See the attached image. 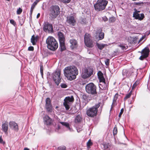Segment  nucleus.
Here are the masks:
<instances>
[{
	"label": "nucleus",
	"instance_id": "obj_1",
	"mask_svg": "<svg viewBox=\"0 0 150 150\" xmlns=\"http://www.w3.org/2000/svg\"><path fill=\"white\" fill-rule=\"evenodd\" d=\"M64 71L65 76L70 81L75 79L78 74V70L75 66L66 67L64 69Z\"/></svg>",
	"mask_w": 150,
	"mask_h": 150
},
{
	"label": "nucleus",
	"instance_id": "obj_2",
	"mask_svg": "<svg viewBox=\"0 0 150 150\" xmlns=\"http://www.w3.org/2000/svg\"><path fill=\"white\" fill-rule=\"evenodd\" d=\"M46 43L47 48L50 50L54 51L58 47V44L56 39L52 36H49L46 39Z\"/></svg>",
	"mask_w": 150,
	"mask_h": 150
},
{
	"label": "nucleus",
	"instance_id": "obj_3",
	"mask_svg": "<svg viewBox=\"0 0 150 150\" xmlns=\"http://www.w3.org/2000/svg\"><path fill=\"white\" fill-rule=\"evenodd\" d=\"M100 103L99 102L88 109L86 111V115L91 117H93L96 116L98 111V108L100 106Z\"/></svg>",
	"mask_w": 150,
	"mask_h": 150
},
{
	"label": "nucleus",
	"instance_id": "obj_4",
	"mask_svg": "<svg viewBox=\"0 0 150 150\" xmlns=\"http://www.w3.org/2000/svg\"><path fill=\"white\" fill-rule=\"evenodd\" d=\"M108 3V1L106 0H98L94 5V7L96 11H102L105 9Z\"/></svg>",
	"mask_w": 150,
	"mask_h": 150
},
{
	"label": "nucleus",
	"instance_id": "obj_5",
	"mask_svg": "<svg viewBox=\"0 0 150 150\" xmlns=\"http://www.w3.org/2000/svg\"><path fill=\"white\" fill-rule=\"evenodd\" d=\"M60 8L57 5H52L51 6L50 9L49 15L52 18H56L59 14Z\"/></svg>",
	"mask_w": 150,
	"mask_h": 150
},
{
	"label": "nucleus",
	"instance_id": "obj_6",
	"mask_svg": "<svg viewBox=\"0 0 150 150\" xmlns=\"http://www.w3.org/2000/svg\"><path fill=\"white\" fill-rule=\"evenodd\" d=\"M61 70L59 69H57L52 73V79L55 83L58 86L60 82L61 77L60 76Z\"/></svg>",
	"mask_w": 150,
	"mask_h": 150
},
{
	"label": "nucleus",
	"instance_id": "obj_7",
	"mask_svg": "<svg viewBox=\"0 0 150 150\" xmlns=\"http://www.w3.org/2000/svg\"><path fill=\"white\" fill-rule=\"evenodd\" d=\"M86 89L89 94L96 95L97 93L96 87L93 83H90L87 85L86 86Z\"/></svg>",
	"mask_w": 150,
	"mask_h": 150
},
{
	"label": "nucleus",
	"instance_id": "obj_8",
	"mask_svg": "<svg viewBox=\"0 0 150 150\" xmlns=\"http://www.w3.org/2000/svg\"><path fill=\"white\" fill-rule=\"evenodd\" d=\"M134 11L133 12V17L135 19L139 21H142L145 17V16L143 13H140V11H138L136 8L134 9Z\"/></svg>",
	"mask_w": 150,
	"mask_h": 150
},
{
	"label": "nucleus",
	"instance_id": "obj_9",
	"mask_svg": "<svg viewBox=\"0 0 150 150\" xmlns=\"http://www.w3.org/2000/svg\"><path fill=\"white\" fill-rule=\"evenodd\" d=\"M43 30L45 32H47L48 33L53 32L52 25L48 22H46L44 23Z\"/></svg>",
	"mask_w": 150,
	"mask_h": 150
},
{
	"label": "nucleus",
	"instance_id": "obj_10",
	"mask_svg": "<svg viewBox=\"0 0 150 150\" xmlns=\"http://www.w3.org/2000/svg\"><path fill=\"white\" fill-rule=\"evenodd\" d=\"M93 74V70L91 69H85L83 71L81 76L83 79H86L90 77Z\"/></svg>",
	"mask_w": 150,
	"mask_h": 150
},
{
	"label": "nucleus",
	"instance_id": "obj_11",
	"mask_svg": "<svg viewBox=\"0 0 150 150\" xmlns=\"http://www.w3.org/2000/svg\"><path fill=\"white\" fill-rule=\"evenodd\" d=\"M67 22L69 25L72 26H74L76 22L75 18L73 15L68 17Z\"/></svg>",
	"mask_w": 150,
	"mask_h": 150
},
{
	"label": "nucleus",
	"instance_id": "obj_12",
	"mask_svg": "<svg viewBox=\"0 0 150 150\" xmlns=\"http://www.w3.org/2000/svg\"><path fill=\"white\" fill-rule=\"evenodd\" d=\"M102 31V29H99L96 32V37L99 40H101L104 38V33Z\"/></svg>",
	"mask_w": 150,
	"mask_h": 150
},
{
	"label": "nucleus",
	"instance_id": "obj_13",
	"mask_svg": "<svg viewBox=\"0 0 150 150\" xmlns=\"http://www.w3.org/2000/svg\"><path fill=\"white\" fill-rule=\"evenodd\" d=\"M45 124L47 125H50L52 123V120L47 115H45L43 117Z\"/></svg>",
	"mask_w": 150,
	"mask_h": 150
},
{
	"label": "nucleus",
	"instance_id": "obj_14",
	"mask_svg": "<svg viewBox=\"0 0 150 150\" xmlns=\"http://www.w3.org/2000/svg\"><path fill=\"white\" fill-rule=\"evenodd\" d=\"M10 127L15 131H18V126L17 124L14 122L11 121L9 123Z\"/></svg>",
	"mask_w": 150,
	"mask_h": 150
},
{
	"label": "nucleus",
	"instance_id": "obj_15",
	"mask_svg": "<svg viewBox=\"0 0 150 150\" xmlns=\"http://www.w3.org/2000/svg\"><path fill=\"white\" fill-rule=\"evenodd\" d=\"M102 83L99 84V87L102 90H108V83H105V81L101 82Z\"/></svg>",
	"mask_w": 150,
	"mask_h": 150
},
{
	"label": "nucleus",
	"instance_id": "obj_16",
	"mask_svg": "<svg viewBox=\"0 0 150 150\" xmlns=\"http://www.w3.org/2000/svg\"><path fill=\"white\" fill-rule=\"evenodd\" d=\"M2 130L5 133H7V131L8 129V125L7 122H5L3 123L2 125Z\"/></svg>",
	"mask_w": 150,
	"mask_h": 150
},
{
	"label": "nucleus",
	"instance_id": "obj_17",
	"mask_svg": "<svg viewBox=\"0 0 150 150\" xmlns=\"http://www.w3.org/2000/svg\"><path fill=\"white\" fill-rule=\"evenodd\" d=\"M150 50L148 47H146L144 48L141 52L142 54H143L147 57L149 54Z\"/></svg>",
	"mask_w": 150,
	"mask_h": 150
},
{
	"label": "nucleus",
	"instance_id": "obj_18",
	"mask_svg": "<svg viewBox=\"0 0 150 150\" xmlns=\"http://www.w3.org/2000/svg\"><path fill=\"white\" fill-rule=\"evenodd\" d=\"M74 101V98L73 96L67 97L64 99V102L69 103H70L73 102Z\"/></svg>",
	"mask_w": 150,
	"mask_h": 150
},
{
	"label": "nucleus",
	"instance_id": "obj_19",
	"mask_svg": "<svg viewBox=\"0 0 150 150\" xmlns=\"http://www.w3.org/2000/svg\"><path fill=\"white\" fill-rule=\"evenodd\" d=\"M97 75L100 82L105 81V79L104 77L103 74L101 71H99L97 73Z\"/></svg>",
	"mask_w": 150,
	"mask_h": 150
},
{
	"label": "nucleus",
	"instance_id": "obj_20",
	"mask_svg": "<svg viewBox=\"0 0 150 150\" xmlns=\"http://www.w3.org/2000/svg\"><path fill=\"white\" fill-rule=\"evenodd\" d=\"M58 36L59 42L65 41V38L63 33L59 32L58 33Z\"/></svg>",
	"mask_w": 150,
	"mask_h": 150
},
{
	"label": "nucleus",
	"instance_id": "obj_21",
	"mask_svg": "<svg viewBox=\"0 0 150 150\" xmlns=\"http://www.w3.org/2000/svg\"><path fill=\"white\" fill-rule=\"evenodd\" d=\"M70 42L71 44L70 47L72 49L76 48L77 47V42L76 40L72 39L70 40Z\"/></svg>",
	"mask_w": 150,
	"mask_h": 150
},
{
	"label": "nucleus",
	"instance_id": "obj_22",
	"mask_svg": "<svg viewBox=\"0 0 150 150\" xmlns=\"http://www.w3.org/2000/svg\"><path fill=\"white\" fill-rule=\"evenodd\" d=\"M37 41V38L35 37L34 35L32 36L31 39V42L32 43L33 45H35L36 44V42Z\"/></svg>",
	"mask_w": 150,
	"mask_h": 150
},
{
	"label": "nucleus",
	"instance_id": "obj_23",
	"mask_svg": "<svg viewBox=\"0 0 150 150\" xmlns=\"http://www.w3.org/2000/svg\"><path fill=\"white\" fill-rule=\"evenodd\" d=\"M85 44L86 47H93L94 45L93 43V41L90 40L89 41L85 43Z\"/></svg>",
	"mask_w": 150,
	"mask_h": 150
},
{
	"label": "nucleus",
	"instance_id": "obj_24",
	"mask_svg": "<svg viewBox=\"0 0 150 150\" xmlns=\"http://www.w3.org/2000/svg\"><path fill=\"white\" fill-rule=\"evenodd\" d=\"M59 43L61 51H63L65 50L66 48L64 42H59Z\"/></svg>",
	"mask_w": 150,
	"mask_h": 150
},
{
	"label": "nucleus",
	"instance_id": "obj_25",
	"mask_svg": "<svg viewBox=\"0 0 150 150\" xmlns=\"http://www.w3.org/2000/svg\"><path fill=\"white\" fill-rule=\"evenodd\" d=\"M82 120V118L81 116L79 115H77L75 119V122L76 123H79L81 122Z\"/></svg>",
	"mask_w": 150,
	"mask_h": 150
},
{
	"label": "nucleus",
	"instance_id": "obj_26",
	"mask_svg": "<svg viewBox=\"0 0 150 150\" xmlns=\"http://www.w3.org/2000/svg\"><path fill=\"white\" fill-rule=\"evenodd\" d=\"M90 97H89V96H87V95L85 94H84L83 95V99L86 102H87V103L90 100Z\"/></svg>",
	"mask_w": 150,
	"mask_h": 150
},
{
	"label": "nucleus",
	"instance_id": "obj_27",
	"mask_svg": "<svg viewBox=\"0 0 150 150\" xmlns=\"http://www.w3.org/2000/svg\"><path fill=\"white\" fill-rule=\"evenodd\" d=\"M90 35L86 33L84 36V42L85 43L90 40Z\"/></svg>",
	"mask_w": 150,
	"mask_h": 150
},
{
	"label": "nucleus",
	"instance_id": "obj_28",
	"mask_svg": "<svg viewBox=\"0 0 150 150\" xmlns=\"http://www.w3.org/2000/svg\"><path fill=\"white\" fill-rule=\"evenodd\" d=\"M45 108L48 112H52L53 108L52 105L46 106Z\"/></svg>",
	"mask_w": 150,
	"mask_h": 150
},
{
	"label": "nucleus",
	"instance_id": "obj_29",
	"mask_svg": "<svg viewBox=\"0 0 150 150\" xmlns=\"http://www.w3.org/2000/svg\"><path fill=\"white\" fill-rule=\"evenodd\" d=\"M104 150H110L111 146L109 144H103Z\"/></svg>",
	"mask_w": 150,
	"mask_h": 150
},
{
	"label": "nucleus",
	"instance_id": "obj_30",
	"mask_svg": "<svg viewBox=\"0 0 150 150\" xmlns=\"http://www.w3.org/2000/svg\"><path fill=\"white\" fill-rule=\"evenodd\" d=\"M96 45L98 48L100 50H102L105 46V45L104 44H99L98 43H96Z\"/></svg>",
	"mask_w": 150,
	"mask_h": 150
},
{
	"label": "nucleus",
	"instance_id": "obj_31",
	"mask_svg": "<svg viewBox=\"0 0 150 150\" xmlns=\"http://www.w3.org/2000/svg\"><path fill=\"white\" fill-rule=\"evenodd\" d=\"M63 105L65 107L66 110H68L70 108V103L64 102Z\"/></svg>",
	"mask_w": 150,
	"mask_h": 150
},
{
	"label": "nucleus",
	"instance_id": "obj_32",
	"mask_svg": "<svg viewBox=\"0 0 150 150\" xmlns=\"http://www.w3.org/2000/svg\"><path fill=\"white\" fill-rule=\"evenodd\" d=\"M46 104L45 106L47 105H52L51 103V101L50 98H47L45 100Z\"/></svg>",
	"mask_w": 150,
	"mask_h": 150
},
{
	"label": "nucleus",
	"instance_id": "obj_33",
	"mask_svg": "<svg viewBox=\"0 0 150 150\" xmlns=\"http://www.w3.org/2000/svg\"><path fill=\"white\" fill-rule=\"evenodd\" d=\"M118 93H117L114 96L113 99V102L112 103V104H114L116 102V100L118 98Z\"/></svg>",
	"mask_w": 150,
	"mask_h": 150
},
{
	"label": "nucleus",
	"instance_id": "obj_34",
	"mask_svg": "<svg viewBox=\"0 0 150 150\" xmlns=\"http://www.w3.org/2000/svg\"><path fill=\"white\" fill-rule=\"evenodd\" d=\"M132 91H130V92L128 94H126V96L124 98V100H126L128 98H129L132 94Z\"/></svg>",
	"mask_w": 150,
	"mask_h": 150
},
{
	"label": "nucleus",
	"instance_id": "obj_35",
	"mask_svg": "<svg viewBox=\"0 0 150 150\" xmlns=\"http://www.w3.org/2000/svg\"><path fill=\"white\" fill-rule=\"evenodd\" d=\"M117 129L116 125H115L113 131V134L114 136L117 134Z\"/></svg>",
	"mask_w": 150,
	"mask_h": 150
},
{
	"label": "nucleus",
	"instance_id": "obj_36",
	"mask_svg": "<svg viewBox=\"0 0 150 150\" xmlns=\"http://www.w3.org/2000/svg\"><path fill=\"white\" fill-rule=\"evenodd\" d=\"M128 74V71L126 69H124L122 71V75L124 76H127Z\"/></svg>",
	"mask_w": 150,
	"mask_h": 150
},
{
	"label": "nucleus",
	"instance_id": "obj_37",
	"mask_svg": "<svg viewBox=\"0 0 150 150\" xmlns=\"http://www.w3.org/2000/svg\"><path fill=\"white\" fill-rule=\"evenodd\" d=\"M93 145V143L91 142V140L89 139L87 143V146L88 148H90V146Z\"/></svg>",
	"mask_w": 150,
	"mask_h": 150
},
{
	"label": "nucleus",
	"instance_id": "obj_38",
	"mask_svg": "<svg viewBox=\"0 0 150 150\" xmlns=\"http://www.w3.org/2000/svg\"><path fill=\"white\" fill-rule=\"evenodd\" d=\"M57 150H67L66 147L65 146H60L58 147Z\"/></svg>",
	"mask_w": 150,
	"mask_h": 150
},
{
	"label": "nucleus",
	"instance_id": "obj_39",
	"mask_svg": "<svg viewBox=\"0 0 150 150\" xmlns=\"http://www.w3.org/2000/svg\"><path fill=\"white\" fill-rule=\"evenodd\" d=\"M115 20L116 19L115 18L112 17L110 18H109V22L110 23H113L115 21Z\"/></svg>",
	"mask_w": 150,
	"mask_h": 150
},
{
	"label": "nucleus",
	"instance_id": "obj_40",
	"mask_svg": "<svg viewBox=\"0 0 150 150\" xmlns=\"http://www.w3.org/2000/svg\"><path fill=\"white\" fill-rule=\"evenodd\" d=\"M118 47L121 48V49L123 50H126L128 48V46H127L126 47L124 45H121V44H120V45H119Z\"/></svg>",
	"mask_w": 150,
	"mask_h": 150
},
{
	"label": "nucleus",
	"instance_id": "obj_41",
	"mask_svg": "<svg viewBox=\"0 0 150 150\" xmlns=\"http://www.w3.org/2000/svg\"><path fill=\"white\" fill-rule=\"evenodd\" d=\"M138 38L135 37L133 38V39L132 41V44H135L137 42V39Z\"/></svg>",
	"mask_w": 150,
	"mask_h": 150
},
{
	"label": "nucleus",
	"instance_id": "obj_42",
	"mask_svg": "<svg viewBox=\"0 0 150 150\" xmlns=\"http://www.w3.org/2000/svg\"><path fill=\"white\" fill-rule=\"evenodd\" d=\"M23 9L22 8H19L17 10V14L18 15L20 14L22 12Z\"/></svg>",
	"mask_w": 150,
	"mask_h": 150
},
{
	"label": "nucleus",
	"instance_id": "obj_43",
	"mask_svg": "<svg viewBox=\"0 0 150 150\" xmlns=\"http://www.w3.org/2000/svg\"><path fill=\"white\" fill-rule=\"evenodd\" d=\"M61 123L63 125L66 127L67 128L69 127V125L68 123L65 122H61Z\"/></svg>",
	"mask_w": 150,
	"mask_h": 150
},
{
	"label": "nucleus",
	"instance_id": "obj_44",
	"mask_svg": "<svg viewBox=\"0 0 150 150\" xmlns=\"http://www.w3.org/2000/svg\"><path fill=\"white\" fill-rule=\"evenodd\" d=\"M10 23L13 25L14 26H15L16 25V22L13 19H11L10 20Z\"/></svg>",
	"mask_w": 150,
	"mask_h": 150
},
{
	"label": "nucleus",
	"instance_id": "obj_45",
	"mask_svg": "<svg viewBox=\"0 0 150 150\" xmlns=\"http://www.w3.org/2000/svg\"><path fill=\"white\" fill-rule=\"evenodd\" d=\"M40 72L41 74V75L42 76H43V67L42 65H40Z\"/></svg>",
	"mask_w": 150,
	"mask_h": 150
},
{
	"label": "nucleus",
	"instance_id": "obj_46",
	"mask_svg": "<svg viewBox=\"0 0 150 150\" xmlns=\"http://www.w3.org/2000/svg\"><path fill=\"white\" fill-rule=\"evenodd\" d=\"M138 84L139 83L138 82H135V83L134 84L133 86L132 87V89H134V88H135V87L137 86L138 85Z\"/></svg>",
	"mask_w": 150,
	"mask_h": 150
},
{
	"label": "nucleus",
	"instance_id": "obj_47",
	"mask_svg": "<svg viewBox=\"0 0 150 150\" xmlns=\"http://www.w3.org/2000/svg\"><path fill=\"white\" fill-rule=\"evenodd\" d=\"M147 57H147L143 54H142V55L139 58V59L141 60H143L144 59H145Z\"/></svg>",
	"mask_w": 150,
	"mask_h": 150
},
{
	"label": "nucleus",
	"instance_id": "obj_48",
	"mask_svg": "<svg viewBox=\"0 0 150 150\" xmlns=\"http://www.w3.org/2000/svg\"><path fill=\"white\" fill-rule=\"evenodd\" d=\"M0 143L3 144V145H4L5 144V142L3 141L2 139L1 136H0Z\"/></svg>",
	"mask_w": 150,
	"mask_h": 150
},
{
	"label": "nucleus",
	"instance_id": "obj_49",
	"mask_svg": "<svg viewBox=\"0 0 150 150\" xmlns=\"http://www.w3.org/2000/svg\"><path fill=\"white\" fill-rule=\"evenodd\" d=\"M105 64L108 66L109 65L110 60L109 59H107L105 61Z\"/></svg>",
	"mask_w": 150,
	"mask_h": 150
},
{
	"label": "nucleus",
	"instance_id": "obj_50",
	"mask_svg": "<svg viewBox=\"0 0 150 150\" xmlns=\"http://www.w3.org/2000/svg\"><path fill=\"white\" fill-rule=\"evenodd\" d=\"M123 112L124 109L122 108L119 114V117H121L122 115V114Z\"/></svg>",
	"mask_w": 150,
	"mask_h": 150
},
{
	"label": "nucleus",
	"instance_id": "obj_51",
	"mask_svg": "<svg viewBox=\"0 0 150 150\" xmlns=\"http://www.w3.org/2000/svg\"><path fill=\"white\" fill-rule=\"evenodd\" d=\"M71 0H61V2L65 3H68L70 2Z\"/></svg>",
	"mask_w": 150,
	"mask_h": 150
},
{
	"label": "nucleus",
	"instance_id": "obj_52",
	"mask_svg": "<svg viewBox=\"0 0 150 150\" xmlns=\"http://www.w3.org/2000/svg\"><path fill=\"white\" fill-rule=\"evenodd\" d=\"M61 87L62 88H65L67 87V85L66 84L64 83H62L61 84Z\"/></svg>",
	"mask_w": 150,
	"mask_h": 150
},
{
	"label": "nucleus",
	"instance_id": "obj_53",
	"mask_svg": "<svg viewBox=\"0 0 150 150\" xmlns=\"http://www.w3.org/2000/svg\"><path fill=\"white\" fill-rule=\"evenodd\" d=\"M28 50L30 51H33L34 50V48L33 47L30 46L28 47Z\"/></svg>",
	"mask_w": 150,
	"mask_h": 150
},
{
	"label": "nucleus",
	"instance_id": "obj_54",
	"mask_svg": "<svg viewBox=\"0 0 150 150\" xmlns=\"http://www.w3.org/2000/svg\"><path fill=\"white\" fill-rule=\"evenodd\" d=\"M145 35L143 36L139 40L138 43H139L140 42H141L145 38Z\"/></svg>",
	"mask_w": 150,
	"mask_h": 150
},
{
	"label": "nucleus",
	"instance_id": "obj_55",
	"mask_svg": "<svg viewBox=\"0 0 150 150\" xmlns=\"http://www.w3.org/2000/svg\"><path fill=\"white\" fill-rule=\"evenodd\" d=\"M39 0H36V1H35L33 3V4L35 6H36L38 3L39 2Z\"/></svg>",
	"mask_w": 150,
	"mask_h": 150
},
{
	"label": "nucleus",
	"instance_id": "obj_56",
	"mask_svg": "<svg viewBox=\"0 0 150 150\" xmlns=\"http://www.w3.org/2000/svg\"><path fill=\"white\" fill-rule=\"evenodd\" d=\"M83 22V23H86V18H82L81 20Z\"/></svg>",
	"mask_w": 150,
	"mask_h": 150
},
{
	"label": "nucleus",
	"instance_id": "obj_57",
	"mask_svg": "<svg viewBox=\"0 0 150 150\" xmlns=\"http://www.w3.org/2000/svg\"><path fill=\"white\" fill-rule=\"evenodd\" d=\"M33 10H32V9H30V17L31 18H32V14L33 12Z\"/></svg>",
	"mask_w": 150,
	"mask_h": 150
},
{
	"label": "nucleus",
	"instance_id": "obj_58",
	"mask_svg": "<svg viewBox=\"0 0 150 150\" xmlns=\"http://www.w3.org/2000/svg\"><path fill=\"white\" fill-rule=\"evenodd\" d=\"M103 19L105 21H107L108 20V18L105 16H104V17L103 18Z\"/></svg>",
	"mask_w": 150,
	"mask_h": 150
},
{
	"label": "nucleus",
	"instance_id": "obj_59",
	"mask_svg": "<svg viewBox=\"0 0 150 150\" xmlns=\"http://www.w3.org/2000/svg\"><path fill=\"white\" fill-rule=\"evenodd\" d=\"M35 6L32 4L31 7V9H32V10H33V9L35 7Z\"/></svg>",
	"mask_w": 150,
	"mask_h": 150
},
{
	"label": "nucleus",
	"instance_id": "obj_60",
	"mask_svg": "<svg viewBox=\"0 0 150 150\" xmlns=\"http://www.w3.org/2000/svg\"><path fill=\"white\" fill-rule=\"evenodd\" d=\"M40 13H38L37 16V18H38L40 16Z\"/></svg>",
	"mask_w": 150,
	"mask_h": 150
},
{
	"label": "nucleus",
	"instance_id": "obj_61",
	"mask_svg": "<svg viewBox=\"0 0 150 150\" xmlns=\"http://www.w3.org/2000/svg\"><path fill=\"white\" fill-rule=\"evenodd\" d=\"M24 150H30L29 149L27 148H25Z\"/></svg>",
	"mask_w": 150,
	"mask_h": 150
},
{
	"label": "nucleus",
	"instance_id": "obj_62",
	"mask_svg": "<svg viewBox=\"0 0 150 150\" xmlns=\"http://www.w3.org/2000/svg\"><path fill=\"white\" fill-rule=\"evenodd\" d=\"M139 4V3H137V4Z\"/></svg>",
	"mask_w": 150,
	"mask_h": 150
},
{
	"label": "nucleus",
	"instance_id": "obj_63",
	"mask_svg": "<svg viewBox=\"0 0 150 150\" xmlns=\"http://www.w3.org/2000/svg\"><path fill=\"white\" fill-rule=\"evenodd\" d=\"M7 1H10V0H6Z\"/></svg>",
	"mask_w": 150,
	"mask_h": 150
},
{
	"label": "nucleus",
	"instance_id": "obj_64",
	"mask_svg": "<svg viewBox=\"0 0 150 150\" xmlns=\"http://www.w3.org/2000/svg\"><path fill=\"white\" fill-rule=\"evenodd\" d=\"M59 1H61V0H59Z\"/></svg>",
	"mask_w": 150,
	"mask_h": 150
}]
</instances>
